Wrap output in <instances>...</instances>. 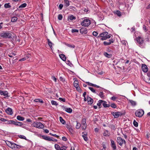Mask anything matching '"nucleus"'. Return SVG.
<instances>
[{
  "mask_svg": "<svg viewBox=\"0 0 150 150\" xmlns=\"http://www.w3.org/2000/svg\"><path fill=\"white\" fill-rule=\"evenodd\" d=\"M108 33L107 32H103L100 34L98 36V38L101 37V40H105L107 39L110 38L111 36H112L111 34L108 35Z\"/></svg>",
  "mask_w": 150,
  "mask_h": 150,
  "instance_id": "obj_1",
  "label": "nucleus"
},
{
  "mask_svg": "<svg viewBox=\"0 0 150 150\" xmlns=\"http://www.w3.org/2000/svg\"><path fill=\"white\" fill-rule=\"evenodd\" d=\"M12 34L14 35V33L10 32H7L2 33L1 34V37L5 38L11 39L12 38H14V36H13Z\"/></svg>",
  "mask_w": 150,
  "mask_h": 150,
  "instance_id": "obj_2",
  "label": "nucleus"
},
{
  "mask_svg": "<svg viewBox=\"0 0 150 150\" xmlns=\"http://www.w3.org/2000/svg\"><path fill=\"white\" fill-rule=\"evenodd\" d=\"M91 23L90 20L88 19H84L81 23V24L83 26L88 27Z\"/></svg>",
  "mask_w": 150,
  "mask_h": 150,
  "instance_id": "obj_3",
  "label": "nucleus"
},
{
  "mask_svg": "<svg viewBox=\"0 0 150 150\" xmlns=\"http://www.w3.org/2000/svg\"><path fill=\"white\" fill-rule=\"evenodd\" d=\"M144 113V112L142 109H139L136 111L135 115L136 116L140 117H142Z\"/></svg>",
  "mask_w": 150,
  "mask_h": 150,
  "instance_id": "obj_4",
  "label": "nucleus"
},
{
  "mask_svg": "<svg viewBox=\"0 0 150 150\" xmlns=\"http://www.w3.org/2000/svg\"><path fill=\"white\" fill-rule=\"evenodd\" d=\"M135 41H136L141 46L142 45V44L144 43V42L143 38L139 36L137 37L135 39Z\"/></svg>",
  "mask_w": 150,
  "mask_h": 150,
  "instance_id": "obj_5",
  "label": "nucleus"
},
{
  "mask_svg": "<svg viewBox=\"0 0 150 150\" xmlns=\"http://www.w3.org/2000/svg\"><path fill=\"white\" fill-rule=\"evenodd\" d=\"M117 140V143L120 146H122L123 144H126L125 141L121 137H118Z\"/></svg>",
  "mask_w": 150,
  "mask_h": 150,
  "instance_id": "obj_6",
  "label": "nucleus"
},
{
  "mask_svg": "<svg viewBox=\"0 0 150 150\" xmlns=\"http://www.w3.org/2000/svg\"><path fill=\"white\" fill-rule=\"evenodd\" d=\"M33 124L34 125V127L37 128L42 129L44 127L43 125L40 122H34Z\"/></svg>",
  "mask_w": 150,
  "mask_h": 150,
  "instance_id": "obj_7",
  "label": "nucleus"
},
{
  "mask_svg": "<svg viewBox=\"0 0 150 150\" xmlns=\"http://www.w3.org/2000/svg\"><path fill=\"white\" fill-rule=\"evenodd\" d=\"M7 145L8 146L12 149H14L16 148L17 146H20L19 145H18L15 143H12L8 141Z\"/></svg>",
  "mask_w": 150,
  "mask_h": 150,
  "instance_id": "obj_8",
  "label": "nucleus"
},
{
  "mask_svg": "<svg viewBox=\"0 0 150 150\" xmlns=\"http://www.w3.org/2000/svg\"><path fill=\"white\" fill-rule=\"evenodd\" d=\"M112 114L114 116V118H117L122 114L120 112H113L112 113Z\"/></svg>",
  "mask_w": 150,
  "mask_h": 150,
  "instance_id": "obj_9",
  "label": "nucleus"
},
{
  "mask_svg": "<svg viewBox=\"0 0 150 150\" xmlns=\"http://www.w3.org/2000/svg\"><path fill=\"white\" fill-rule=\"evenodd\" d=\"M114 40L111 39L109 40L108 42L104 41L103 42V44L105 45H108L111 44L112 43H113Z\"/></svg>",
  "mask_w": 150,
  "mask_h": 150,
  "instance_id": "obj_10",
  "label": "nucleus"
},
{
  "mask_svg": "<svg viewBox=\"0 0 150 150\" xmlns=\"http://www.w3.org/2000/svg\"><path fill=\"white\" fill-rule=\"evenodd\" d=\"M110 141L111 142V147L113 150H115L116 149V146L114 142L112 139H111Z\"/></svg>",
  "mask_w": 150,
  "mask_h": 150,
  "instance_id": "obj_11",
  "label": "nucleus"
},
{
  "mask_svg": "<svg viewBox=\"0 0 150 150\" xmlns=\"http://www.w3.org/2000/svg\"><path fill=\"white\" fill-rule=\"evenodd\" d=\"M142 71L144 72H146L148 71V68L145 64H142Z\"/></svg>",
  "mask_w": 150,
  "mask_h": 150,
  "instance_id": "obj_12",
  "label": "nucleus"
},
{
  "mask_svg": "<svg viewBox=\"0 0 150 150\" xmlns=\"http://www.w3.org/2000/svg\"><path fill=\"white\" fill-rule=\"evenodd\" d=\"M6 112L9 115H12L13 114L12 110L11 108H8L6 110Z\"/></svg>",
  "mask_w": 150,
  "mask_h": 150,
  "instance_id": "obj_13",
  "label": "nucleus"
},
{
  "mask_svg": "<svg viewBox=\"0 0 150 150\" xmlns=\"http://www.w3.org/2000/svg\"><path fill=\"white\" fill-rule=\"evenodd\" d=\"M87 100L88 104L91 105L93 102V100L91 98L88 96L87 97Z\"/></svg>",
  "mask_w": 150,
  "mask_h": 150,
  "instance_id": "obj_14",
  "label": "nucleus"
},
{
  "mask_svg": "<svg viewBox=\"0 0 150 150\" xmlns=\"http://www.w3.org/2000/svg\"><path fill=\"white\" fill-rule=\"evenodd\" d=\"M42 138L45 140L51 141H52V139H51L49 137L46 136L42 135Z\"/></svg>",
  "mask_w": 150,
  "mask_h": 150,
  "instance_id": "obj_15",
  "label": "nucleus"
},
{
  "mask_svg": "<svg viewBox=\"0 0 150 150\" xmlns=\"http://www.w3.org/2000/svg\"><path fill=\"white\" fill-rule=\"evenodd\" d=\"M47 41L48 42V44L50 48L52 50V45H54L53 43H52V42L49 39L47 38Z\"/></svg>",
  "mask_w": 150,
  "mask_h": 150,
  "instance_id": "obj_16",
  "label": "nucleus"
},
{
  "mask_svg": "<svg viewBox=\"0 0 150 150\" xmlns=\"http://www.w3.org/2000/svg\"><path fill=\"white\" fill-rule=\"evenodd\" d=\"M0 93L1 95H3L6 97H8V93L7 91H0Z\"/></svg>",
  "mask_w": 150,
  "mask_h": 150,
  "instance_id": "obj_17",
  "label": "nucleus"
},
{
  "mask_svg": "<svg viewBox=\"0 0 150 150\" xmlns=\"http://www.w3.org/2000/svg\"><path fill=\"white\" fill-rule=\"evenodd\" d=\"M81 33H87V29L85 28H82L80 29Z\"/></svg>",
  "mask_w": 150,
  "mask_h": 150,
  "instance_id": "obj_18",
  "label": "nucleus"
},
{
  "mask_svg": "<svg viewBox=\"0 0 150 150\" xmlns=\"http://www.w3.org/2000/svg\"><path fill=\"white\" fill-rule=\"evenodd\" d=\"M102 105L103 107L105 108H108L110 106V105L107 104V102L106 101L103 100Z\"/></svg>",
  "mask_w": 150,
  "mask_h": 150,
  "instance_id": "obj_19",
  "label": "nucleus"
},
{
  "mask_svg": "<svg viewBox=\"0 0 150 150\" xmlns=\"http://www.w3.org/2000/svg\"><path fill=\"white\" fill-rule=\"evenodd\" d=\"M76 19V17L72 15H71L69 16L68 17V20H75Z\"/></svg>",
  "mask_w": 150,
  "mask_h": 150,
  "instance_id": "obj_20",
  "label": "nucleus"
},
{
  "mask_svg": "<svg viewBox=\"0 0 150 150\" xmlns=\"http://www.w3.org/2000/svg\"><path fill=\"white\" fill-rule=\"evenodd\" d=\"M64 6L67 7L69 6V0H64Z\"/></svg>",
  "mask_w": 150,
  "mask_h": 150,
  "instance_id": "obj_21",
  "label": "nucleus"
},
{
  "mask_svg": "<svg viewBox=\"0 0 150 150\" xmlns=\"http://www.w3.org/2000/svg\"><path fill=\"white\" fill-rule=\"evenodd\" d=\"M60 58L64 61L66 60V57L65 55L63 54H61L59 55Z\"/></svg>",
  "mask_w": 150,
  "mask_h": 150,
  "instance_id": "obj_22",
  "label": "nucleus"
},
{
  "mask_svg": "<svg viewBox=\"0 0 150 150\" xmlns=\"http://www.w3.org/2000/svg\"><path fill=\"white\" fill-rule=\"evenodd\" d=\"M14 125L16 126H20L22 125L23 123L21 122L14 121Z\"/></svg>",
  "mask_w": 150,
  "mask_h": 150,
  "instance_id": "obj_23",
  "label": "nucleus"
},
{
  "mask_svg": "<svg viewBox=\"0 0 150 150\" xmlns=\"http://www.w3.org/2000/svg\"><path fill=\"white\" fill-rule=\"evenodd\" d=\"M65 110L66 111L69 113H71L72 111V109L69 108H65Z\"/></svg>",
  "mask_w": 150,
  "mask_h": 150,
  "instance_id": "obj_24",
  "label": "nucleus"
},
{
  "mask_svg": "<svg viewBox=\"0 0 150 150\" xmlns=\"http://www.w3.org/2000/svg\"><path fill=\"white\" fill-rule=\"evenodd\" d=\"M17 119L19 120L23 121L24 120V118L20 115H18L17 116Z\"/></svg>",
  "mask_w": 150,
  "mask_h": 150,
  "instance_id": "obj_25",
  "label": "nucleus"
},
{
  "mask_svg": "<svg viewBox=\"0 0 150 150\" xmlns=\"http://www.w3.org/2000/svg\"><path fill=\"white\" fill-rule=\"evenodd\" d=\"M129 101L132 106H135L136 105V103L135 101L132 100H129Z\"/></svg>",
  "mask_w": 150,
  "mask_h": 150,
  "instance_id": "obj_26",
  "label": "nucleus"
},
{
  "mask_svg": "<svg viewBox=\"0 0 150 150\" xmlns=\"http://www.w3.org/2000/svg\"><path fill=\"white\" fill-rule=\"evenodd\" d=\"M59 120L60 122L63 124H65L66 123L65 121L63 119L62 117H59Z\"/></svg>",
  "mask_w": 150,
  "mask_h": 150,
  "instance_id": "obj_27",
  "label": "nucleus"
},
{
  "mask_svg": "<svg viewBox=\"0 0 150 150\" xmlns=\"http://www.w3.org/2000/svg\"><path fill=\"white\" fill-rule=\"evenodd\" d=\"M87 127V125L86 124H81V128H82V129L83 130H85L86 129Z\"/></svg>",
  "mask_w": 150,
  "mask_h": 150,
  "instance_id": "obj_28",
  "label": "nucleus"
},
{
  "mask_svg": "<svg viewBox=\"0 0 150 150\" xmlns=\"http://www.w3.org/2000/svg\"><path fill=\"white\" fill-rule=\"evenodd\" d=\"M103 100H99L98 103L97 104V105H98L99 107V108H100V105L103 104Z\"/></svg>",
  "mask_w": 150,
  "mask_h": 150,
  "instance_id": "obj_29",
  "label": "nucleus"
},
{
  "mask_svg": "<svg viewBox=\"0 0 150 150\" xmlns=\"http://www.w3.org/2000/svg\"><path fill=\"white\" fill-rule=\"evenodd\" d=\"M104 55L105 56L108 58L111 57L112 56V55L111 54H108V53L106 52H105L104 53Z\"/></svg>",
  "mask_w": 150,
  "mask_h": 150,
  "instance_id": "obj_30",
  "label": "nucleus"
},
{
  "mask_svg": "<svg viewBox=\"0 0 150 150\" xmlns=\"http://www.w3.org/2000/svg\"><path fill=\"white\" fill-rule=\"evenodd\" d=\"M83 134L82 135V136L83 138L86 141H87L88 140V138L86 136V134H85L84 133H83Z\"/></svg>",
  "mask_w": 150,
  "mask_h": 150,
  "instance_id": "obj_31",
  "label": "nucleus"
},
{
  "mask_svg": "<svg viewBox=\"0 0 150 150\" xmlns=\"http://www.w3.org/2000/svg\"><path fill=\"white\" fill-rule=\"evenodd\" d=\"M7 121V123H6V124H14V121L13 120H8Z\"/></svg>",
  "mask_w": 150,
  "mask_h": 150,
  "instance_id": "obj_32",
  "label": "nucleus"
},
{
  "mask_svg": "<svg viewBox=\"0 0 150 150\" xmlns=\"http://www.w3.org/2000/svg\"><path fill=\"white\" fill-rule=\"evenodd\" d=\"M79 82L77 81H75L74 82V85L75 87L78 86Z\"/></svg>",
  "mask_w": 150,
  "mask_h": 150,
  "instance_id": "obj_33",
  "label": "nucleus"
},
{
  "mask_svg": "<svg viewBox=\"0 0 150 150\" xmlns=\"http://www.w3.org/2000/svg\"><path fill=\"white\" fill-rule=\"evenodd\" d=\"M34 101L35 102H39L42 103H43L44 102L42 100H41L40 99H35L34 100Z\"/></svg>",
  "mask_w": 150,
  "mask_h": 150,
  "instance_id": "obj_34",
  "label": "nucleus"
},
{
  "mask_svg": "<svg viewBox=\"0 0 150 150\" xmlns=\"http://www.w3.org/2000/svg\"><path fill=\"white\" fill-rule=\"evenodd\" d=\"M110 134L108 132V131L106 130L103 133V135L105 136H109L110 135Z\"/></svg>",
  "mask_w": 150,
  "mask_h": 150,
  "instance_id": "obj_35",
  "label": "nucleus"
},
{
  "mask_svg": "<svg viewBox=\"0 0 150 150\" xmlns=\"http://www.w3.org/2000/svg\"><path fill=\"white\" fill-rule=\"evenodd\" d=\"M17 20V18L15 16L13 17L11 19V21L12 22H15Z\"/></svg>",
  "mask_w": 150,
  "mask_h": 150,
  "instance_id": "obj_36",
  "label": "nucleus"
},
{
  "mask_svg": "<svg viewBox=\"0 0 150 150\" xmlns=\"http://www.w3.org/2000/svg\"><path fill=\"white\" fill-rule=\"evenodd\" d=\"M97 94L101 98H103L104 97L103 93L102 92H100L98 94Z\"/></svg>",
  "mask_w": 150,
  "mask_h": 150,
  "instance_id": "obj_37",
  "label": "nucleus"
},
{
  "mask_svg": "<svg viewBox=\"0 0 150 150\" xmlns=\"http://www.w3.org/2000/svg\"><path fill=\"white\" fill-rule=\"evenodd\" d=\"M77 122V124L76 126V127L77 129H79L81 127V124L79 122Z\"/></svg>",
  "mask_w": 150,
  "mask_h": 150,
  "instance_id": "obj_38",
  "label": "nucleus"
},
{
  "mask_svg": "<svg viewBox=\"0 0 150 150\" xmlns=\"http://www.w3.org/2000/svg\"><path fill=\"white\" fill-rule=\"evenodd\" d=\"M9 3L5 4L4 5V6L6 8H10L11 6L9 5Z\"/></svg>",
  "mask_w": 150,
  "mask_h": 150,
  "instance_id": "obj_39",
  "label": "nucleus"
},
{
  "mask_svg": "<svg viewBox=\"0 0 150 150\" xmlns=\"http://www.w3.org/2000/svg\"><path fill=\"white\" fill-rule=\"evenodd\" d=\"M54 147L57 150H60V146L58 144H55L54 145Z\"/></svg>",
  "mask_w": 150,
  "mask_h": 150,
  "instance_id": "obj_40",
  "label": "nucleus"
},
{
  "mask_svg": "<svg viewBox=\"0 0 150 150\" xmlns=\"http://www.w3.org/2000/svg\"><path fill=\"white\" fill-rule=\"evenodd\" d=\"M27 5V4L26 3H24L23 4L21 5L19 7V8H24Z\"/></svg>",
  "mask_w": 150,
  "mask_h": 150,
  "instance_id": "obj_41",
  "label": "nucleus"
},
{
  "mask_svg": "<svg viewBox=\"0 0 150 150\" xmlns=\"http://www.w3.org/2000/svg\"><path fill=\"white\" fill-rule=\"evenodd\" d=\"M51 103L52 105H58V103H57L56 101L54 100H52L51 102Z\"/></svg>",
  "mask_w": 150,
  "mask_h": 150,
  "instance_id": "obj_42",
  "label": "nucleus"
},
{
  "mask_svg": "<svg viewBox=\"0 0 150 150\" xmlns=\"http://www.w3.org/2000/svg\"><path fill=\"white\" fill-rule=\"evenodd\" d=\"M88 88L93 93H96L95 90L93 88L89 87Z\"/></svg>",
  "mask_w": 150,
  "mask_h": 150,
  "instance_id": "obj_43",
  "label": "nucleus"
},
{
  "mask_svg": "<svg viewBox=\"0 0 150 150\" xmlns=\"http://www.w3.org/2000/svg\"><path fill=\"white\" fill-rule=\"evenodd\" d=\"M67 45L71 48H74L75 47V45H71L70 44H67Z\"/></svg>",
  "mask_w": 150,
  "mask_h": 150,
  "instance_id": "obj_44",
  "label": "nucleus"
},
{
  "mask_svg": "<svg viewBox=\"0 0 150 150\" xmlns=\"http://www.w3.org/2000/svg\"><path fill=\"white\" fill-rule=\"evenodd\" d=\"M110 106L111 107L114 108H115L117 107V106L116 104L114 103H112L111 105H110Z\"/></svg>",
  "mask_w": 150,
  "mask_h": 150,
  "instance_id": "obj_45",
  "label": "nucleus"
},
{
  "mask_svg": "<svg viewBox=\"0 0 150 150\" xmlns=\"http://www.w3.org/2000/svg\"><path fill=\"white\" fill-rule=\"evenodd\" d=\"M116 13L118 16H120L121 15V12L119 11H117L116 12Z\"/></svg>",
  "mask_w": 150,
  "mask_h": 150,
  "instance_id": "obj_46",
  "label": "nucleus"
},
{
  "mask_svg": "<svg viewBox=\"0 0 150 150\" xmlns=\"http://www.w3.org/2000/svg\"><path fill=\"white\" fill-rule=\"evenodd\" d=\"M63 18V16L61 14H59L58 15V18L59 20H61Z\"/></svg>",
  "mask_w": 150,
  "mask_h": 150,
  "instance_id": "obj_47",
  "label": "nucleus"
},
{
  "mask_svg": "<svg viewBox=\"0 0 150 150\" xmlns=\"http://www.w3.org/2000/svg\"><path fill=\"white\" fill-rule=\"evenodd\" d=\"M67 148V147L65 146H60V150H66Z\"/></svg>",
  "mask_w": 150,
  "mask_h": 150,
  "instance_id": "obj_48",
  "label": "nucleus"
},
{
  "mask_svg": "<svg viewBox=\"0 0 150 150\" xmlns=\"http://www.w3.org/2000/svg\"><path fill=\"white\" fill-rule=\"evenodd\" d=\"M67 64L70 66L71 67L73 66V64L71 62H70L69 60L67 61Z\"/></svg>",
  "mask_w": 150,
  "mask_h": 150,
  "instance_id": "obj_49",
  "label": "nucleus"
},
{
  "mask_svg": "<svg viewBox=\"0 0 150 150\" xmlns=\"http://www.w3.org/2000/svg\"><path fill=\"white\" fill-rule=\"evenodd\" d=\"M18 137L20 138L26 139V137L24 135H18Z\"/></svg>",
  "mask_w": 150,
  "mask_h": 150,
  "instance_id": "obj_50",
  "label": "nucleus"
},
{
  "mask_svg": "<svg viewBox=\"0 0 150 150\" xmlns=\"http://www.w3.org/2000/svg\"><path fill=\"white\" fill-rule=\"evenodd\" d=\"M133 123L134 126L135 127H137L138 126V123L135 120H134Z\"/></svg>",
  "mask_w": 150,
  "mask_h": 150,
  "instance_id": "obj_51",
  "label": "nucleus"
},
{
  "mask_svg": "<svg viewBox=\"0 0 150 150\" xmlns=\"http://www.w3.org/2000/svg\"><path fill=\"white\" fill-rule=\"evenodd\" d=\"M110 128L113 129H115L116 128V126L115 125H110Z\"/></svg>",
  "mask_w": 150,
  "mask_h": 150,
  "instance_id": "obj_52",
  "label": "nucleus"
},
{
  "mask_svg": "<svg viewBox=\"0 0 150 150\" xmlns=\"http://www.w3.org/2000/svg\"><path fill=\"white\" fill-rule=\"evenodd\" d=\"M81 124H86V119L83 118L82 119Z\"/></svg>",
  "mask_w": 150,
  "mask_h": 150,
  "instance_id": "obj_53",
  "label": "nucleus"
},
{
  "mask_svg": "<svg viewBox=\"0 0 150 150\" xmlns=\"http://www.w3.org/2000/svg\"><path fill=\"white\" fill-rule=\"evenodd\" d=\"M98 33L96 31H94L92 33L93 35L95 36H97L98 35Z\"/></svg>",
  "mask_w": 150,
  "mask_h": 150,
  "instance_id": "obj_54",
  "label": "nucleus"
},
{
  "mask_svg": "<svg viewBox=\"0 0 150 150\" xmlns=\"http://www.w3.org/2000/svg\"><path fill=\"white\" fill-rule=\"evenodd\" d=\"M79 30L77 29H72L71 30L72 33H78Z\"/></svg>",
  "mask_w": 150,
  "mask_h": 150,
  "instance_id": "obj_55",
  "label": "nucleus"
},
{
  "mask_svg": "<svg viewBox=\"0 0 150 150\" xmlns=\"http://www.w3.org/2000/svg\"><path fill=\"white\" fill-rule=\"evenodd\" d=\"M117 97H116L115 96H113L111 98V100L113 101H115L117 98Z\"/></svg>",
  "mask_w": 150,
  "mask_h": 150,
  "instance_id": "obj_56",
  "label": "nucleus"
},
{
  "mask_svg": "<svg viewBox=\"0 0 150 150\" xmlns=\"http://www.w3.org/2000/svg\"><path fill=\"white\" fill-rule=\"evenodd\" d=\"M49 134L52 136L55 137H56L58 138L59 137V136L58 135H57L56 134H52L51 133H50Z\"/></svg>",
  "mask_w": 150,
  "mask_h": 150,
  "instance_id": "obj_57",
  "label": "nucleus"
},
{
  "mask_svg": "<svg viewBox=\"0 0 150 150\" xmlns=\"http://www.w3.org/2000/svg\"><path fill=\"white\" fill-rule=\"evenodd\" d=\"M76 90L79 92H81V89H80V87L77 86V87H76Z\"/></svg>",
  "mask_w": 150,
  "mask_h": 150,
  "instance_id": "obj_58",
  "label": "nucleus"
},
{
  "mask_svg": "<svg viewBox=\"0 0 150 150\" xmlns=\"http://www.w3.org/2000/svg\"><path fill=\"white\" fill-rule=\"evenodd\" d=\"M102 145L103 147V149H105L106 147L105 144V142H103L102 143Z\"/></svg>",
  "mask_w": 150,
  "mask_h": 150,
  "instance_id": "obj_59",
  "label": "nucleus"
},
{
  "mask_svg": "<svg viewBox=\"0 0 150 150\" xmlns=\"http://www.w3.org/2000/svg\"><path fill=\"white\" fill-rule=\"evenodd\" d=\"M63 4H60L59 6V9L60 10H61L62 9V8L63 7Z\"/></svg>",
  "mask_w": 150,
  "mask_h": 150,
  "instance_id": "obj_60",
  "label": "nucleus"
},
{
  "mask_svg": "<svg viewBox=\"0 0 150 150\" xmlns=\"http://www.w3.org/2000/svg\"><path fill=\"white\" fill-rule=\"evenodd\" d=\"M52 79L55 82H56L57 80V78L56 77H55L54 76H52Z\"/></svg>",
  "mask_w": 150,
  "mask_h": 150,
  "instance_id": "obj_61",
  "label": "nucleus"
},
{
  "mask_svg": "<svg viewBox=\"0 0 150 150\" xmlns=\"http://www.w3.org/2000/svg\"><path fill=\"white\" fill-rule=\"evenodd\" d=\"M86 83H87V84L89 86H93V84L91 83H90L88 82H86Z\"/></svg>",
  "mask_w": 150,
  "mask_h": 150,
  "instance_id": "obj_62",
  "label": "nucleus"
},
{
  "mask_svg": "<svg viewBox=\"0 0 150 150\" xmlns=\"http://www.w3.org/2000/svg\"><path fill=\"white\" fill-rule=\"evenodd\" d=\"M62 140H63V141H64L65 142L67 141V139L65 137H62Z\"/></svg>",
  "mask_w": 150,
  "mask_h": 150,
  "instance_id": "obj_63",
  "label": "nucleus"
},
{
  "mask_svg": "<svg viewBox=\"0 0 150 150\" xmlns=\"http://www.w3.org/2000/svg\"><path fill=\"white\" fill-rule=\"evenodd\" d=\"M147 75L149 78V80H150V72H148L147 73Z\"/></svg>",
  "mask_w": 150,
  "mask_h": 150,
  "instance_id": "obj_64",
  "label": "nucleus"
}]
</instances>
